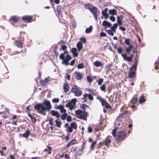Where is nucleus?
<instances>
[{"mask_svg": "<svg viewBox=\"0 0 159 159\" xmlns=\"http://www.w3.org/2000/svg\"><path fill=\"white\" fill-rule=\"evenodd\" d=\"M117 51L118 53L121 54V55L124 61L129 62L131 61L134 57V54L130 55L129 56L127 57L126 54L122 53L123 50L120 47H119L117 49Z\"/></svg>", "mask_w": 159, "mask_h": 159, "instance_id": "1", "label": "nucleus"}, {"mask_svg": "<svg viewBox=\"0 0 159 159\" xmlns=\"http://www.w3.org/2000/svg\"><path fill=\"white\" fill-rule=\"evenodd\" d=\"M86 6L93 14V16L96 20H98V9L96 7L92 6L91 5L88 4Z\"/></svg>", "mask_w": 159, "mask_h": 159, "instance_id": "2", "label": "nucleus"}, {"mask_svg": "<svg viewBox=\"0 0 159 159\" xmlns=\"http://www.w3.org/2000/svg\"><path fill=\"white\" fill-rule=\"evenodd\" d=\"M76 115L80 119H82L84 120H87V113L86 112L82 111L81 110H77L75 111Z\"/></svg>", "mask_w": 159, "mask_h": 159, "instance_id": "3", "label": "nucleus"}, {"mask_svg": "<svg viewBox=\"0 0 159 159\" xmlns=\"http://www.w3.org/2000/svg\"><path fill=\"white\" fill-rule=\"evenodd\" d=\"M34 108L41 114L44 116L46 114L44 112V111H45V107L42 104L38 103L35 105L34 106Z\"/></svg>", "mask_w": 159, "mask_h": 159, "instance_id": "4", "label": "nucleus"}, {"mask_svg": "<svg viewBox=\"0 0 159 159\" xmlns=\"http://www.w3.org/2000/svg\"><path fill=\"white\" fill-rule=\"evenodd\" d=\"M59 58L62 60V64L67 65L69 64V61L71 59V57L69 55H67L65 58L64 55L63 53H61L60 55Z\"/></svg>", "mask_w": 159, "mask_h": 159, "instance_id": "5", "label": "nucleus"}, {"mask_svg": "<svg viewBox=\"0 0 159 159\" xmlns=\"http://www.w3.org/2000/svg\"><path fill=\"white\" fill-rule=\"evenodd\" d=\"M71 92L76 96H80L82 94V92L76 85H73L71 89Z\"/></svg>", "mask_w": 159, "mask_h": 159, "instance_id": "6", "label": "nucleus"}, {"mask_svg": "<svg viewBox=\"0 0 159 159\" xmlns=\"http://www.w3.org/2000/svg\"><path fill=\"white\" fill-rule=\"evenodd\" d=\"M76 101V98L73 99L70 102H69L68 103L66 104V107H69L70 110H71L74 108Z\"/></svg>", "mask_w": 159, "mask_h": 159, "instance_id": "7", "label": "nucleus"}, {"mask_svg": "<svg viewBox=\"0 0 159 159\" xmlns=\"http://www.w3.org/2000/svg\"><path fill=\"white\" fill-rule=\"evenodd\" d=\"M97 99H99L102 105V106H104L106 108L111 107V106L104 98H102L100 97H98Z\"/></svg>", "mask_w": 159, "mask_h": 159, "instance_id": "8", "label": "nucleus"}, {"mask_svg": "<svg viewBox=\"0 0 159 159\" xmlns=\"http://www.w3.org/2000/svg\"><path fill=\"white\" fill-rule=\"evenodd\" d=\"M44 104L46 106V107H45V111L50 109L51 107V106L50 104V102L49 101H44Z\"/></svg>", "mask_w": 159, "mask_h": 159, "instance_id": "9", "label": "nucleus"}, {"mask_svg": "<svg viewBox=\"0 0 159 159\" xmlns=\"http://www.w3.org/2000/svg\"><path fill=\"white\" fill-rule=\"evenodd\" d=\"M126 135L125 131H120L118 132L117 135V139H121L123 138Z\"/></svg>", "mask_w": 159, "mask_h": 159, "instance_id": "10", "label": "nucleus"}, {"mask_svg": "<svg viewBox=\"0 0 159 159\" xmlns=\"http://www.w3.org/2000/svg\"><path fill=\"white\" fill-rule=\"evenodd\" d=\"M22 20H27L28 22L30 23L32 21L33 19L30 16H25L22 17Z\"/></svg>", "mask_w": 159, "mask_h": 159, "instance_id": "11", "label": "nucleus"}, {"mask_svg": "<svg viewBox=\"0 0 159 159\" xmlns=\"http://www.w3.org/2000/svg\"><path fill=\"white\" fill-rule=\"evenodd\" d=\"M56 109L60 110V112L62 113H65L66 110L64 108V106L62 105H60L55 107Z\"/></svg>", "mask_w": 159, "mask_h": 159, "instance_id": "12", "label": "nucleus"}, {"mask_svg": "<svg viewBox=\"0 0 159 159\" xmlns=\"http://www.w3.org/2000/svg\"><path fill=\"white\" fill-rule=\"evenodd\" d=\"M51 114L52 116L56 117L59 120L60 116L58 112L54 110H52L51 111Z\"/></svg>", "mask_w": 159, "mask_h": 159, "instance_id": "13", "label": "nucleus"}, {"mask_svg": "<svg viewBox=\"0 0 159 159\" xmlns=\"http://www.w3.org/2000/svg\"><path fill=\"white\" fill-rule=\"evenodd\" d=\"M82 43L81 41L78 42L76 46L78 48V51L80 52L81 49L83 48Z\"/></svg>", "mask_w": 159, "mask_h": 159, "instance_id": "14", "label": "nucleus"}, {"mask_svg": "<svg viewBox=\"0 0 159 159\" xmlns=\"http://www.w3.org/2000/svg\"><path fill=\"white\" fill-rule=\"evenodd\" d=\"M69 86L68 84L65 83L63 84V89L64 92L66 93L69 89Z\"/></svg>", "mask_w": 159, "mask_h": 159, "instance_id": "15", "label": "nucleus"}, {"mask_svg": "<svg viewBox=\"0 0 159 159\" xmlns=\"http://www.w3.org/2000/svg\"><path fill=\"white\" fill-rule=\"evenodd\" d=\"M132 48L133 46L131 44L128 45V47H126V49H125V51L128 54H130V51Z\"/></svg>", "mask_w": 159, "mask_h": 159, "instance_id": "16", "label": "nucleus"}, {"mask_svg": "<svg viewBox=\"0 0 159 159\" xmlns=\"http://www.w3.org/2000/svg\"><path fill=\"white\" fill-rule=\"evenodd\" d=\"M93 65L96 67L100 66L103 65L100 61H97L93 62Z\"/></svg>", "mask_w": 159, "mask_h": 159, "instance_id": "17", "label": "nucleus"}, {"mask_svg": "<svg viewBox=\"0 0 159 159\" xmlns=\"http://www.w3.org/2000/svg\"><path fill=\"white\" fill-rule=\"evenodd\" d=\"M15 45L19 48H21L23 45V42L19 40H16L15 43Z\"/></svg>", "mask_w": 159, "mask_h": 159, "instance_id": "18", "label": "nucleus"}, {"mask_svg": "<svg viewBox=\"0 0 159 159\" xmlns=\"http://www.w3.org/2000/svg\"><path fill=\"white\" fill-rule=\"evenodd\" d=\"M102 25L103 26H106L110 27L111 26V25L110 23L107 22L106 20H104L102 22Z\"/></svg>", "mask_w": 159, "mask_h": 159, "instance_id": "19", "label": "nucleus"}, {"mask_svg": "<svg viewBox=\"0 0 159 159\" xmlns=\"http://www.w3.org/2000/svg\"><path fill=\"white\" fill-rule=\"evenodd\" d=\"M71 52L73 55L75 57H77L78 55V53L77 52V49L75 48H72L71 51Z\"/></svg>", "mask_w": 159, "mask_h": 159, "instance_id": "20", "label": "nucleus"}, {"mask_svg": "<svg viewBox=\"0 0 159 159\" xmlns=\"http://www.w3.org/2000/svg\"><path fill=\"white\" fill-rule=\"evenodd\" d=\"M83 77V75L82 73H77V74L75 76V78L77 80H80Z\"/></svg>", "mask_w": 159, "mask_h": 159, "instance_id": "21", "label": "nucleus"}, {"mask_svg": "<svg viewBox=\"0 0 159 159\" xmlns=\"http://www.w3.org/2000/svg\"><path fill=\"white\" fill-rule=\"evenodd\" d=\"M109 13L113 15H117V11L116 9H114L109 10Z\"/></svg>", "mask_w": 159, "mask_h": 159, "instance_id": "22", "label": "nucleus"}, {"mask_svg": "<svg viewBox=\"0 0 159 159\" xmlns=\"http://www.w3.org/2000/svg\"><path fill=\"white\" fill-rule=\"evenodd\" d=\"M10 19L15 22H16L18 20L19 18L17 16H13L11 17Z\"/></svg>", "mask_w": 159, "mask_h": 159, "instance_id": "23", "label": "nucleus"}, {"mask_svg": "<svg viewBox=\"0 0 159 159\" xmlns=\"http://www.w3.org/2000/svg\"><path fill=\"white\" fill-rule=\"evenodd\" d=\"M30 131L29 130H27L25 132L22 134V136L23 137L27 138L29 136L30 134Z\"/></svg>", "mask_w": 159, "mask_h": 159, "instance_id": "24", "label": "nucleus"}, {"mask_svg": "<svg viewBox=\"0 0 159 159\" xmlns=\"http://www.w3.org/2000/svg\"><path fill=\"white\" fill-rule=\"evenodd\" d=\"M135 74V72L134 71H130L128 74V76L129 78H132L133 77Z\"/></svg>", "mask_w": 159, "mask_h": 159, "instance_id": "25", "label": "nucleus"}, {"mask_svg": "<svg viewBox=\"0 0 159 159\" xmlns=\"http://www.w3.org/2000/svg\"><path fill=\"white\" fill-rule=\"evenodd\" d=\"M70 126L71 127L75 129H76L77 128V125L74 122H73L70 124Z\"/></svg>", "mask_w": 159, "mask_h": 159, "instance_id": "26", "label": "nucleus"}, {"mask_svg": "<svg viewBox=\"0 0 159 159\" xmlns=\"http://www.w3.org/2000/svg\"><path fill=\"white\" fill-rule=\"evenodd\" d=\"M92 26H90L89 28H87L85 30V32L86 33L90 32L92 30Z\"/></svg>", "mask_w": 159, "mask_h": 159, "instance_id": "27", "label": "nucleus"}, {"mask_svg": "<svg viewBox=\"0 0 159 159\" xmlns=\"http://www.w3.org/2000/svg\"><path fill=\"white\" fill-rule=\"evenodd\" d=\"M66 125H67L68 127L67 128L68 129V131H69L70 133H71L72 132L73 129L69 125V124L67 123L66 124Z\"/></svg>", "mask_w": 159, "mask_h": 159, "instance_id": "28", "label": "nucleus"}, {"mask_svg": "<svg viewBox=\"0 0 159 159\" xmlns=\"http://www.w3.org/2000/svg\"><path fill=\"white\" fill-rule=\"evenodd\" d=\"M125 39V41L124 42L127 45L130 44V39H129L128 38V39Z\"/></svg>", "mask_w": 159, "mask_h": 159, "instance_id": "29", "label": "nucleus"}, {"mask_svg": "<svg viewBox=\"0 0 159 159\" xmlns=\"http://www.w3.org/2000/svg\"><path fill=\"white\" fill-rule=\"evenodd\" d=\"M48 149H47V148L45 149L44 151L47 152L48 151V153L50 154H51V151L52 150V148L50 146H48Z\"/></svg>", "mask_w": 159, "mask_h": 159, "instance_id": "30", "label": "nucleus"}, {"mask_svg": "<svg viewBox=\"0 0 159 159\" xmlns=\"http://www.w3.org/2000/svg\"><path fill=\"white\" fill-rule=\"evenodd\" d=\"M117 23L119 25H121L122 24V22H121V18H120V16H118L117 17Z\"/></svg>", "mask_w": 159, "mask_h": 159, "instance_id": "31", "label": "nucleus"}, {"mask_svg": "<svg viewBox=\"0 0 159 159\" xmlns=\"http://www.w3.org/2000/svg\"><path fill=\"white\" fill-rule=\"evenodd\" d=\"M107 11L108 9L107 8H106L104 10H102V15L103 16L104 15L108 14L107 13Z\"/></svg>", "mask_w": 159, "mask_h": 159, "instance_id": "32", "label": "nucleus"}, {"mask_svg": "<svg viewBox=\"0 0 159 159\" xmlns=\"http://www.w3.org/2000/svg\"><path fill=\"white\" fill-rule=\"evenodd\" d=\"M138 101V100L136 97L134 98L131 101V103L132 104H134L135 103H136Z\"/></svg>", "mask_w": 159, "mask_h": 159, "instance_id": "33", "label": "nucleus"}, {"mask_svg": "<svg viewBox=\"0 0 159 159\" xmlns=\"http://www.w3.org/2000/svg\"><path fill=\"white\" fill-rule=\"evenodd\" d=\"M55 123H56L55 125L59 128H60L61 124V122L58 121L57 120H56L55 121Z\"/></svg>", "mask_w": 159, "mask_h": 159, "instance_id": "34", "label": "nucleus"}, {"mask_svg": "<svg viewBox=\"0 0 159 159\" xmlns=\"http://www.w3.org/2000/svg\"><path fill=\"white\" fill-rule=\"evenodd\" d=\"M84 67V66L83 63H81L79 64L77 66V67L78 69H82Z\"/></svg>", "mask_w": 159, "mask_h": 159, "instance_id": "35", "label": "nucleus"}, {"mask_svg": "<svg viewBox=\"0 0 159 159\" xmlns=\"http://www.w3.org/2000/svg\"><path fill=\"white\" fill-rule=\"evenodd\" d=\"M139 101L140 103H142L145 102V99L143 97L141 96L140 97Z\"/></svg>", "mask_w": 159, "mask_h": 159, "instance_id": "36", "label": "nucleus"}, {"mask_svg": "<svg viewBox=\"0 0 159 159\" xmlns=\"http://www.w3.org/2000/svg\"><path fill=\"white\" fill-rule=\"evenodd\" d=\"M111 142V141L109 139H106L105 141V144L106 146H107L109 143Z\"/></svg>", "mask_w": 159, "mask_h": 159, "instance_id": "37", "label": "nucleus"}, {"mask_svg": "<svg viewBox=\"0 0 159 159\" xmlns=\"http://www.w3.org/2000/svg\"><path fill=\"white\" fill-rule=\"evenodd\" d=\"M117 129V128H115L112 130V134L114 137H115L116 135V132Z\"/></svg>", "mask_w": 159, "mask_h": 159, "instance_id": "38", "label": "nucleus"}, {"mask_svg": "<svg viewBox=\"0 0 159 159\" xmlns=\"http://www.w3.org/2000/svg\"><path fill=\"white\" fill-rule=\"evenodd\" d=\"M80 41L82 43L83 42V43H85L86 42V39L84 37H82L80 39Z\"/></svg>", "mask_w": 159, "mask_h": 159, "instance_id": "39", "label": "nucleus"}, {"mask_svg": "<svg viewBox=\"0 0 159 159\" xmlns=\"http://www.w3.org/2000/svg\"><path fill=\"white\" fill-rule=\"evenodd\" d=\"M100 89L103 91H105L106 88L105 85L104 84H102L100 87Z\"/></svg>", "mask_w": 159, "mask_h": 159, "instance_id": "40", "label": "nucleus"}, {"mask_svg": "<svg viewBox=\"0 0 159 159\" xmlns=\"http://www.w3.org/2000/svg\"><path fill=\"white\" fill-rule=\"evenodd\" d=\"M83 148V146L82 147L81 149H79V150L78 151V152L77 153V154L78 153V156H80L82 155L81 153L82 152V149Z\"/></svg>", "mask_w": 159, "mask_h": 159, "instance_id": "41", "label": "nucleus"}, {"mask_svg": "<svg viewBox=\"0 0 159 159\" xmlns=\"http://www.w3.org/2000/svg\"><path fill=\"white\" fill-rule=\"evenodd\" d=\"M67 116V114L66 113H64V114H62L61 116V118L63 120H65L66 116Z\"/></svg>", "mask_w": 159, "mask_h": 159, "instance_id": "42", "label": "nucleus"}, {"mask_svg": "<svg viewBox=\"0 0 159 159\" xmlns=\"http://www.w3.org/2000/svg\"><path fill=\"white\" fill-rule=\"evenodd\" d=\"M107 33L113 36L114 35V34L113 31L111 30H107Z\"/></svg>", "mask_w": 159, "mask_h": 159, "instance_id": "43", "label": "nucleus"}, {"mask_svg": "<svg viewBox=\"0 0 159 159\" xmlns=\"http://www.w3.org/2000/svg\"><path fill=\"white\" fill-rule=\"evenodd\" d=\"M96 143V141H93L91 143L90 146V149L91 150L94 147Z\"/></svg>", "mask_w": 159, "mask_h": 159, "instance_id": "44", "label": "nucleus"}, {"mask_svg": "<svg viewBox=\"0 0 159 159\" xmlns=\"http://www.w3.org/2000/svg\"><path fill=\"white\" fill-rule=\"evenodd\" d=\"M87 79L88 82H89V83L91 82L93 80L92 78L91 77L89 76H87Z\"/></svg>", "mask_w": 159, "mask_h": 159, "instance_id": "45", "label": "nucleus"}, {"mask_svg": "<svg viewBox=\"0 0 159 159\" xmlns=\"http://www.w3.org/2000/svg\"><path fill=\"white\" fill-rule=\"evenodd\" d=\"M59 101V99L58 98H54L52 100V102L53 103L58 102Z\"/></svg>", "mask_w": 159, "mask_h": 159, "instance_id": "46", "label": "nucleus"}, {"mask_svg": "<svg viewBox=\"0 0 159 159\" xmlns=\"http://www.w3.org/2000/svg\"><path fill=\"white\" fill-rule=\"evenodd\" d=\"M57 11L58 13H60L61 11V8L60 6H58L57 7Z\"/></svg>", "mask_w": 159, "mask_h": 159, "instance_id": "47", "label": "nucleus"}, {"mask_svg": "<svg viewBox=\"0 0 159 159\" xmlns=\"http://www.w3.org/2000/svg\"><path fill=\"white\" fill-rule=\"evenodd\" d=\"M88 98L90 100H92L93 99V97L91 94H88Z\"/></svg>", "mask_w": 159, "mask_h": 159, "instance_id": "48", "label": "nucleus"}, {"mask_svg": "<svg viewBox=\"0 0 159 159\" xmlns=\"http://www.w3.org/2000/svg\"><path fill=\"white\" fill-rule=\"evenodd\" d=\"M88 107V106L86 104H83L82 105L81 108L82 109H83V110L84 111L86 107Z\"/></svg>", "mask_w": 159, "mask_h": 159, "instance_id": "49", "label": "nucleus"}, {"mask_svg": "<svg viewBox=\"0 0 159 159\" xmlns=\"http://www.w3.org/2000/svg\"><path fill=\"white\" fill-rule=\"evenodd\" d=\"M88 94H85L83 96V99L84 100V102H86L87 100V98L88 97Z\"/></svg>", "mask_w": 159, "mask_h": 159, "instance_id": "50", "label": "nucleus"}, {"mask_svg": "<svg viewBox=\"0 0 159 159\" xmlns=\"http://www.w3.org/2000/svg\"><path fill=\"white\" fill-rule=\"evenodd\" d=\"M103 82V79H99V80L98 81V84L99 85H100Z\"/></svg>", "mask_w": 159, "mask_h": 159, "instance_id": "51", "label": "nucleus"}, {"mask_svg": "<svg viewBox=\"0 0 159 159\" xmlns=\"http://www.w3.org/2000/svg\"><path fill=\"white\" fill-rule=\"evenodd\" d=\"M137 61H136L135 62H134V64L133 65V66H134V70L135 71H136V68H137Z\"/></svg>", "mask_w": 159, "mask_h": 159, "instance_id": "52", "label": "nucleus"}, {"mask_svg": "<svg viewBox=\"0 0 159 159\" xmlns=\"http://www.w3.org/2000/svg\"><path fill=\"white\" fill-rule=\"evenodd\" d=\"M106 34L104 32H101L100 34V36L101 37H105L106 36Z\"/></svg>", "mask_w": 159, "mask_h": 159, "instance_id": "53", "label": "nucleus"}, {"mask_svg": "<svg viewBox=\"0 0 159 159\" xmlns=\"http://www.w3.org/2000/svg\"><path fill=\"white\" fill-rule=\"evenodd\" d=\"M110 20L113 22H114L115 21V18L113 16H111L110 17Z\"/></svg>", "mask_w": 159, "mask_h": 159, "instance_id": "54", "label": "nucleus"}, {"mask_svg": "<svg viewBox=\"0 0 159 159\" xmlns=\"http://www.w3.org/2000/svg\"><path fill=\"white\" fill-rule=\"evenodd\" d=\"M112 66V65L111 63H109L106 66H105V68L106 69H108V68H109L110 67H111Z\"/></svg>", "mask_w": 159, "mask_h": 159, "instance_id": "55", "label": "nucleus"}, {"mask_svg": "<svg viewBox=\"0 0 159 159\" xmlns=\"http://www.w3.org/2000/svg\"><path fill=\"white\" fill-rule=\"evenodd\" d=\"M70 143H71V144H75L77 143V141L75 139L72 140L70 141Z\"/></svg>", "mask_w": 159, "mask_h": 159, "instance_id": "56", "label": "nucleus"}, {"mask_svg": "<svg viewBox=\"0 0 159 159\" xmlns=\"http://www.w3.org/2000/svg\"><path fill=\"white\" fill-rule=\"evenodd\" d=\"M93 129L92 128L89 126L88 128V131L89 133H91L92 132Z\"/></svg>", "mask_w": 159, "mask_h": 159, "instance_id": "57", "label": "nucleus"}, {"mask_svg": "<svg viewBox=\"0 0 159 159\" xmlns=\"http://www.w3.org/2000/svg\"><path fill=\"white\" fill-rule=\"evenodd\" d=\"M53 120V119L52 118H51L49 120V124L52 126L53 125V123L52 122Z\"/></svg>", "mask_w": 159, "mask_h": 159, "instance_id": "58", "label": "nucleus"}, {"mask_svg": "<svg viewBox=\"0 0 159 159\" xmlns=\"http://www.w3.org/2000/svg\"><path fill=\"white\" fill-rule=\"evenodd\" d=\"M30 119L33 123H35V122L36 121V119L34 117H32L30 118Z\"/></svg>", "mask_w": 159, "mask_h": 159, "instance_id": "59", "label": "nucleus"}, {"mask_svg": "<svg viewBox=\"0 0 159 159\" xmlns=\"http://www.w3.org/2000/svg\"><path fill=\"white\" fill-rule=\"evenodd\" d=\"M75 62V60H72L70 63V65L71 66H73Z\"/></svg>", "mask_w": 159, "mask_h": 159, "instance_id": "60", "label": "nucleus"}, {"mask_svg": "<svg viewBox=\"0 0 159 159\" xmlns=\"http://www.w3.org/2000/svg\"><path fill=\"white\" fill-rule=\"evenodd\" d=\"M119 29L123 31H124L126 30L125 28L123 27H120L119 28Z\"/></svg>", "mask_w": 159, "mask_h": 159, "instance_id": "61", "label": "nucleus"}, {"mask_svg": "<svg viewBox=\"0 0 159 159\" xmlns=\"http://www.w3.org/2000/svg\"><path fill=\"white\" fill-rule=\"evenodd\" d=\"M61 48L62 50H65L67 48V47L65 45H63L61 46Z\"/></svg>", "mask_w": 159, "mask_h": 159, "instance_id": "62", "label": "nucleus"}, {"mask_svg": "<svg viewBox=\"0 0 159 159\" xmlns=\"http://www.w3.org/2000/svg\"><path fill=\"white\" fill-rule=\"evenodd\" d=\"M110 30H111L112 31L114 32H116V29L113 27V26L111 27V29Z\"/></svg>", "mask_w": 159, "mask_h": 159, "instance_id": "63", "label": "nucleus"}, {"mask_svg": "<svg viewBox=\"0 0 159 159\" xmlns=\"http://www.w3.org/2000/svg\"><path fill=\"white\" fill-rule=\"evenodd\" d=\"M71 120V117L70 116H68L67 118V120L68 122L70 121Z\"/></svg>", "mask_w": 159, "mask_h": 159, "instance_id": "64", "label": "nucleus"}]
</instances>
